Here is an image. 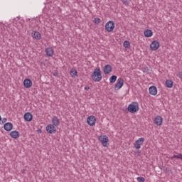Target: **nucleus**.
<instances>
[{
	"instance_id": "a211bd4d",
	"label": "nucleus",
	"mask_w": 182,
	"mask_h": 182,
	"mask_svg": "<svg viewBox=\"0 0 182 182\" xmlns=\"http://www.w3.org/2000/svg\"><path fill=\"white\" fill-rule=\"evenodd\" d=\"M112 72V65H106L104 67V73L105 75H109Z\"/></svg>"
},
{
	"instance_id": "7c9ffc66",
	"label": "nucleus",
	"mask_w": 182,
	"mask_h": 182,
	"mask_svg": "<svg viewBox=\"0 0 182 182\" xmlns=\"http://www.w3.org/2000/svg\"><path fill=\"white\" fill-rule=\"evenodd\" d=\"M84 89H85V90H89V89H90V87H89V86H85Z\"/></svg>"
},
{
	"instance_id": "2eb2a0df",
	"label": "nucleus",
	"mask_w": 182,
	"mask_h": 182,
	"mask_svg": "<svg viewBox=\"0 0 182 182\" xmlns=\"http://www.w3.org/2000/svg\"><path fill=\"white\" fill-rule=\"evenodd\" d=\"M4 129L6 132H11L14 129V125L11 122H7L4 125Z\"/></svg>"
},
{
	"instance_id": "bb28decb",
	"label": "nucleus",
	"mask_w": 182,
	"mask_h": 182,
	"mask_svg": "<svg viewBox=\"0 0 182 182\" xmlns=\"http://www.w3.org/2000/svg\"><path fill=\"white\" fill-rule=\"evenodd\" d=\"M136 180H137V181H139V182H144V181H146V179H145L144 178H143V177H138V178H136Z\"/></svg>"
},
{
	"instance_id": "423d86ee",
	"label": "nucleus",
	"mask_w": 182,
	"mask_h": 182,
	"mask_svg": "<svg viewBox=\"0 0 182 182\" xmlns=\"http://www.w3.org/2000/svg\"><path fill=\"white\" fill-rule=\"evenodd\" d=\"M124 84V80H123V78H118L117 83L114 85V90H120L122 87H123V85Z\"/></svg>"
},
{
	"instance_id": "7ed1b4c3",
	"label": "nucleus",
	"mask_w": 182,
	"mask_h": 182,
	"mask_svg": "<svg viewBox=\"0 0 182 182\" xmlns=\"http://www.w3.org/2000/svg\"><path fill=\"white\" fill-rule=\"evenodd\" d=\"M99 141L102 143L104 147H109V137L106 135L100 136L98 138Z\"/></svg>"
},
{
	"instance_id": "20e7f679",
	"label": "nucleus",
	"mask_w": 182,
	"mask_h": 182,
	"mask_svg": "<svg viewBox=\"0 0 182 182\" xmlns=\"http://www.w3.org/2000/svg\"><path fill=\"white\" fill-rule=\"evenodd\" d=\"M114 29V22L113 21H109L105 24V30L107 32H113V30Z\"/></svg>"
},
{
	"instance_id": "39448f33",
	"label": "nucleus",
	"mask_w": 182,
	"mask_h": 182,
	"mask_svg": "<svg viewBox=\"0 0 182 182\" xmlns=\"http://www.w3.org/2000/svg\"><path fill=\"white\" fill-rule=\"evenodd\" d=\"M143 143H144V138L143 137L139 138L134 144V147H135L136 150H139L141 149V146Z\"/></svg>"
},
{
	"instance_id": "72a5a7b5",
	"label": "nucleus",
	"mask_w": 182,
	"mask_h": 182,
	"mask_svg": "<svg viewBox=\"0 0 182 182\" xmlns=\"http://www.w3.org/2000/svg\"><path fill=\"white\" fill-rule=\"evenodd\" d=\"M1 120H2V117H1V115H0V122H1Z\"/></svg>"
},
{
	"instance_id": "f704fd0d",
	"label": "nucleus",
	"mask_w": 182,
	"mask_h": 182,
	"mask_svg": "<svg viewBox=\"0 0 182 182\" xmlns=\"http://www.w3.org/2000/svg\"><path fill=\"white\" fill-rule=\"evenodd\" d=\"M31 28H35V26H31Z\"/></svg>"
},
{
	"instance_id": "6e6552de",
	"label": "nucleus",
	"mask_w": 182,
	"mask_h": 182,
	"mask_svg": "<svg viewBox=\"0 0 182 182\" xmlns=\"http://www.w3.org/2000/svg\"><path fill=\"white\" fill-rule=\"evenodd\" d=\"M87 123L89 126H95L96 124V117L93 115H91L87 117Z\"/></svg>"
},
{
	"instance_id": "6ab92c4d",
	"label": "nucleus",
	"mask_w": 182,
	"mask_h": 182,
	"mask_svg": "<svg viewBox=\"0 0 182 182\" xmlns=\"http://www.w3.org/2000/svg\"><path fill=\"white\" fill-rule=\"evenodd\" d=\"M144 35L145 38H151L153 36V31L150 29H146L144 31Z\"/></svg>"
},
{
	"instance_id": "0eeeda50",
	"label": "nucleus",
	"mask_w": 182,
	"mask_h": 182,
	"mask_svg": "<svg viewBox=\"0 0 182 182\" xmlns=\"http://www.w3.org/2000/svg\"><path fill=\"white\" fill-rule=\"evenodd\" d=\"M46 130L50 134H53L56 133V128L53 124L47 125Z\"/></svg>"
},
{
	"instance_id": "aec40b11",
	"label": "nucleus",
	"mask_w": 182,
	"mask_h": 182,
	"mask_svg": "<svg viewBox=\"0 0 182 182\" xmlns=\"http://www.w3.org/2000/svg\"><path fill=\"white\" fill-rule=\"evenodd\" d=\"M10 136H11V137H12V139H18L19 137V132L12 131L10 133Z\"/></svg>"
},
{
	"instance_id": "c756f323",
	"label": "nucleus",
	"mask_w": 182,
	"mask_h": 182,
	"mask_svg": "<svg viewBox=\"0 0 182 182\" xmlns=\"http://www.w3.org/2000/svg\"><path fill=\"white\" fill-rule=\"evenodd\" d=\"M6 118H3L2 119V123H6Z\"/></svg>"
},
{
	"instance_id": "c85d7f7f",
	"label": "nucleus",
	"mask_w": 182,
	"mask_h": 182,
	"mask_svg": "<svg viewBox=\"0 0 182 182\" xmlns=\"http://www.w3.org/2000/svg\"><path fill=\"white\" fill-rule=\"evenodd\" d=\"M178 76L182 80V70L178 73Z\"/></svg>"
},
{
	"instance_id": "f257e3e1",
	"label": "nucleus",
	"mask_w": 182,
	"mask_h": 182,
	"mask_svg": "<svg viewBox=\"0 0 182 182\" xmlns=\"http://www.w3.org/2000/svg\"><path fill=\"white\" fill-rule=\"evenodd\" d=\"M91 77L94 82H100L102 80V72L100 68H95L91 75Z\"/></svg>"
},
{
	"instance_id": "393cba45",
	"label": "nucleus",
	"mask_w": 182,
	"mask_h": 182,
	"mask_svg": "<svg viewBox=\"0 0 182 182\" xmlns=\"http://www.w3.org/2000/svg\"><path fill=\"white\" fill-rule=\"evenodd\" d=\"M174 159H180L182 160V154H178V155H173V156L171 157V160H174Z\"/></svg>"
},
{
	"instance_id": "f8f14e48",
	"label": "nucleus",
	"mask_w": 182,
	"mask_h": 182,
	"mask_svg": "<svg viewBox=\"0 0 182 182\" xmlns=\"http://www.w3.org/2000/svg\"><path fill=\"white\" fill-rule=\"evenodd\" d=\"M51 122H52L53 126H55V127H58V126H59V124H60V120L56 116H54L52 118Z\"/></svg>"
},
{
	"instance_id": "4be33fe9",
	"label": "nucleus",
	"mask_w": 182,
	"mask_h": 182,
	"mask_svg": "<svg viewBox=\"0 0 182 182\" xmlns=\"http://www.w3.org/2000/svg\"><path fill=\"white\" fill-rule=\"evenodd\" d=\"M125 49H130V42L129 41H125L123 44Z\"/></svg>"
},
{
	"instance_id": "4468645a",
	"label": "nucleus",
	"mask_w": 182,
	"mask_h": 182,
	"mask_svg": "<svg viewBox=\"0 0 182 182\" xmlns=\"http://www.w3.org/2000/svg\"><path fill=\"white\" fill-rule=\"evenodd\" d=\"M25 122H32V119H33V115L31 114V112H27L23 116Z\"/></svg>"
},
{
	"instance_id": "5701e85b",
	"label": "nucleus",
	"mask_w": 182,
	"mask_h": 182,
	"mask_svg": "<svg viewBox=\"0 0 182 182\" xmlns=\"http://www.w3.org/2000/svg\"><path fill=\"white\" fill-rule=\"evenodd\" d=\"M70 76L71 77H76L77 76V71L76 70H71Z\"/></svg>"
},
{
	"instance_id": "2f4dec72",
	"label": "nucleus",
	"mask_w": 182,
	"mask_h": 182,
	"mask_svg": "<svg viewBox=\"0 0 182 182\" xmlns=\"http://www.w3.org/2000/svg\"><path fill=\"white\" fill-rule=\"evenodd\" d=\"M53 76H58V73H53Z\"/></svg>"
},
{
	"instance_id": "a878e982",
	"label": "nucleus",
	"mask_w": 182,
	"mask_h": 182,
	"mask_svg": "<svg viewBox=\"0 0 182 182\" xmlns=\"http://www.w3.org/2000/svg\"><path fill=\"white\" fill-rule=\"evenodd\" d=\"M93 22L95 23V25H99V23L102 22V20H100V18H95Z\"/></svg>"
},
{
	"instance_id": "9d476101",
	"label": "nucleus",
	"mask_w": 182,
	"mask_h": 182,
	"mask_svg": "<svg viewBox=\"0 0 182 182\" xmlns=\"http://www.w3.org/2000/svg\"><path fill=\"white\" fill-rule=\"evenodd\" d=\"M154 123L157 126H162V124H163V117H161V116H160V115H157L154 118Z\"/></svg>"
},
{
	"instance_id": "dca6fc26",
	"label": "nucleus",
	"mask_w": 182,
	"mask_h": 182,
	"mask_svg": "<svg viewBox=\"0 0 182 182\" xmlns=\"http://www.w3.org/2000/svg\"><path fill=\"white\" fill-rule=\"evenodd\" d=\"M33 39H36L37 41H41L42 36L41 35V33L38 31H33L31 33Z\"/></svg>"
},
{
	"instance_id": "9b49d317",
	"label": "nucleus",
	"mask_w": 182,
	"mask_h": 182,
	"mask_svg": "<svg viewBox=\"0 0 182 182\" xmlns=\"http://www.w3.org/2000/svg\"><path fill=\"white\" fill-rule=\"evenodd\" d=\"M45 52L48 58H52V56H53V53H55V51L53 50V48L52 47H48L46 48Z\"/></svg>"
},
{
	"instance_id": "473e14b6",
	"label": "nucleus",
	"mask_w": 182,
	"mask_h": 182,
	"mask_svg": "<svg viewBox=\"0 0 182 182\" xmlns=\"http://www.w3.org/2000/svg\"><path fill=\"white\" fill-rule=\"evenodd\" d=\"M35 22H36V20L33 19V20H32V23H35Z\"/></svg>"
},
{
	"instance_id": "412c9836",
	"label": "nucleus",
	"mask_w": 182,
	"mask_h": 182,
	"mask_svg": "<svg viewBox=\"0 0 182 182\" xmlns=\"http://www.w3.org/2000/svg\"><path fill=\"white\" fill-rule=\"evenodd\" d=\"M166 87H168V89H171V87H173V80H166Z\"/></svg>"
},
{
	"instance_id": "f3484780",
	"label": "nucleus",
	"mask_w": 182,
	"mask_h": 182,
	"mask_svg": "<svg viewBox=\"0 0 182 182\" xmlns=\"http://www.w3.org/2000/svg\"><path fill=\"white\" fill-rule=\"evenodd\" d=\"M149 92L152 96H156L157 95V87L156 86H151L149 87Z\"/></svg>"
},
{
	"instance_id": "1a4fd4ad",
	"label": "nucleus",
	"mask_w": 182,
	"mask_h": 182,
	"mask_svg": "<svg viewBox=\"0 0 182 182\" xmlns=\"http://www.w3.org/2000/svg\"><path fill=\"white\" fill-rule=\"evenodd\" d=\"M160 48V43L157 41H154L151 44H150V49L151 50H157Z\"/></svg>"
},
{
	"instance_id": "b1692460",
	"label": "nucleus",
	"mask_w": 182,
	"mask_h": 182,
	"mask_svg": "<svg viewBox=\"0 0 182 182\" xmlns=\"http://www.w3.org/2000/svg\"><path fill=\"white\" fill-rule=\"evenodd\" d=\"M116 80H117V76H116V75H112L109 78L110 83H114V82H116Z\"/></svg>"
},
{
	"instance_id": "cd10ccee",
	"label": "nucleus",
	"mask_w": 182,
	"mask_h": 182,
	"mask_svg": "<svg viewBox=\"0 0 182 182\" xmlns=\"http://www.w3.org/2000/svg\"><path fill=\"white\" fill-rule=\"evenodd\" d=\"M122 1L124 5H129V4H130V1H129V0H122Z\"/></svg>"
},
{
	"instance_id": "ddd939ff",
	"label": "nucleus",
	"mask_w": 182,
	"mask_h": 182,
	"mask_svg": "<svg viewBox=\"0 0 182 182\" xmlns=\"http://www.w3.org/2000/svg\"><path fill=\"white\" fill-rule=\"evenodd\" d=\"M24 87L26 89H29V87H32V80L31 79L26 78L23 80Z\"/></svg>"
},
{
	"instance_id": "f03ea898",
	"label": "nucleus",
	"mask_w": 182,
	"mask_h": 182,
	"mask_svg": "<svg viewBox=\"0 0 182 182\" xmlns=\"http://www.w3.org/2000/svg\"><path fill=\"white\" fill-rule=\"evenodd\" d=\"M139 103L134 102L128 105L127 109L129 113H137L139 112Z\"/></svg>"
}]
</instances>
